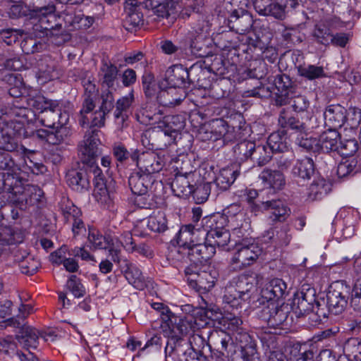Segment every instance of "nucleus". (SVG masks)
<instances>
[{
	"mask_svg": "<svg viewBox=\"0 0 361 361\" xmlns=\"http://www.w3.org/2000/svg\"><path fill=\"white\" fill-rule=\"evenodd\" d=\"M201 236L199 229L195 228L192 225H185L181 227L178 234V243L183 247V251L188 255L190 262L195 264H202L211 259L216 252L212 245L195 241L197 237Z\"/></svg>",
	"mask_w": 361,
	"mask_h": 361,
	"instance_id": "obj_1",
	"label": "nucleus"
},
{
	"mask_svg": "<svg viewBox=\"0 0 361 361\" xmlns=\"http://www.w3.org/2000/svg\"><path fill=\"white\" fill-rule=\"evenodd\" d=\"M256 284L255 275L242 274L232 279L226 286L224 302L238 309L250 299V292Z\"/></svg>",
	"mask_w": 361,
	"mask_h": 361,
	"instance_id": "obj_2",
	"label": "nucleus"
},
{
	"mask_svg": "<svg viewBox=\"0 0 361 361\" xmlns=\"http://www.w3.org/2000/svg\"><path fill=\"white\" fill-rule=\"evenodd\" d=\"M226 222V217L221 215L204 216L201 221L202 228L199 230L200 234L215 249L216 247L223 248L230 242L231 234L224 228Z\"/></svg>",
	"mask_w": 361,
	"mask_h": 361,
	"instance_id": "obj_3",
	"label": "nucleus"
},
{
	"mask_svg": "<svg viewBox=\"0 0 361 361\" xmlns=\"http://www.w3.org/2000/svg\"><path fill=\"white\" fill-rule=\"evenodd\" d=\"M99 131L92 130L87 133L83 141L79 145V153L81 161L90 168V172L98 181H103V175L101 169L96 165L97 157L101 154L99 145L101 142Z\"/></svg>",
	"mask_w": 361,
	"mask_h": 361,
	"instance_id": "obj_4",
	"label": "nucleus"
},
{
	"mask_svg": "<svg viewBox=\"0 0 361 361\" xmlns=\"http://www.w3.org/2000/svg\"><path fill=\"white\" fill-rule=\"evenodd\" d=\"M164 126H155L153 138V147L164 149L173 143L178 133L185 126V119L180 115H168L164 121Z\"/></svg>",
	"mask_w": 361,
	"mask_h": 361,
	"instance_id": "obj_5",
	"label": "nucleus"
},
{
	"mask_svg": "<svg viewBox=\"0 0 361 361\" xmlns=\"http://www.w3.org/2000/svg\"><path fill=\"white\" fill-rule=\"evenodd\" d=\"M161 328L164 335L173 341L172 345L176 347V343L188 332V322L164 307L161 312Z\"/></svg>",
	"mask_w": 361,
	"mask_h": 361,
	"instance_id": "obj_6",
	"label": "nucleus"
},
{
	"mask_svg": "<svg viewBox=\"0 0 361 361\" xmlns=\"http://www.w3.org/2000/svg\"><path fill=\"white\" fill-rule=\"evenodd\" d=\"M262 253V248L255 241L244 240L236 246V251L231 259V265L235 270H242L252 264Z\"/></svg>",
	"mask_w": 361,
	"mask_h": 361,
	"instance_id": "obj_7",
	"label": "nucleus"
},
{
	"mask_svg": "<svg viewBox=\"0 0 361 361\" xmlns=\"http://www.w3.org/2000/svg\"><path fill=\"white\" fill-rule=\"evenodd\" d=\"M350 287L343 281H336L329 288L326 295V305L331 314L342 313L345 309L349 298Z\"/></svg>",
	"mask_w": 361,
	"mask_h": 361,
	"instance_id": "obj_8",
	"label": "nucleus"
},
{
	"mask_svg": "<svg viewBox=\"0 0 361 361\" xmlns=\"http://www.w3.org/2000/svg\"><path fill=\"white\" fill-rule=\"evenodd\" d=\"M133 161H136L139 171L144 174H149L159 172L164 166V159L154 152H144L138 154L134 152L130 154Z\"/></svg>",
	"mask_w": 361,
	"mask_h": 361,
	"instance_id": "obj_9",
	"label": "nucleus"
},
{
	"mask_svg": "<svg viewBox=\"0 0 361 361\" xmlns=\"http://www.w3.org/2000/svg\"><path fill=\"white\" fill-rule=\"evenodd\" d=\"M7 325L19 329L16 336V339L25 348L27 349L37 348L39 338V331L33 326L27 325L25 323L24 320L20 321L15 318L9 319L7 321Z\"/></svg>",
	"mask_w": 361,
	"mask_h": 361,
	"instance_id": "obj_10",
	"label": "nucleus"
},
{
	"mask_svg": "<svg viewBox=\"0 0 361 361\" xmlns=\"http://www.w3.org/2000/svg\"><path fill=\"white\" fill-rule=\"evenodd\" d=\"M55 6L48 4L44 6H34L30 11V19L33 20L35 30L42 31L53 29V20L55 19Z\"/></svg>",
	"mask_w": 361,
	"mask_h": 361,
	"instance_id": "obj_11",
	"label": "nucleus"
},
{
	"mask_svg": "<svg viewBox=\"0 0 361 361\" xmlns=\"http://www.w3.org/2000/svg\"><path fill=\"white\" fill-rule=\"evenodd\" d=\"M82 85L84 88V100L82 107L80 111L82 116V124L89 122L86 114H90L95 107L94 100L98 94V89L95 85V80L92 75H87L82 79Z\"/></svg>",
	"mask_w": 361,
	"mask_h": 361,
	"instance_id": "obj_12",
	"label": "nucleus"
},
{
	"mask_svg": "<svg viewBox=\"0 0 361 361\" xmlns=\"http://www.w3.org/2000/svg\"><path fill=\"white\" fill-rule=\"evenodd\" d=\"M0 171H6L3 173L2 181L4 187L8 189L12 188L17 183V175L20 168L8 152L2 149H0Z\"/></svg>",
	"mask_w": 361,
	"mask_h": 361,
	"instance_id": "obj_13",
	"label": "nucleus"
},
{
	"mask_svg": "<svg viewBox=\"0 0 361 361\" xmlns=\"http://www.w3.org/2000/svg\"><path fill=\"white\" fill-rule=\"evenodd\" d=\"M274 83L277 90L275 93L276 105L283 106L290 103L294 92L290 77L286 74H278L274 78Z\"/></svg>",
	"mask_w": 361,
	"mask_h": 361,
	"instance_id": "obj_14",
	"label": "nucleus"
},
{
	"mask_svg": "<svg viewBox=\"0 0 361 361\" xmlns=\"http://www.w3.org/2000/svg\"><path fill=\"white\" fill-rule=\"evenodd\" d=\"M186 91L183 88L168 86L161 88L157 94V101L162 106L173 108L180 104L186 98Z\"/></svg>",
	"mask_w": 361,
	"mask_h": 361,
	"instance_id": "obj_15",
	"label": "nucleus"
},
{
	"mask_svg": "<svg viewBox=\"0 0 361 361\" xmlns=\"http://www.w3.org/2000/svg\"><path fill=\"white\" fill-rule=\"evenodd\" d=\"M264 190H269L271 193L281 190L286 185V178L279 170L264 169L259 175Z\"/></svg>",
	"mask_w": 361,
	"mask_h": 361,
	"instance_id": "obj_16",
	"label": "nucleus"
},
{
	"mask_svg": "<svg viewBox=\"0 0 361 361\" xmlns=\"http://www.w3.org/2000/svg\"><path fill=\"white\" fill-rule=\"evenodd\" d=\"M315 290L308 288L305 292L302 288L293 299V309L295 313L300 316H305L312 308L314 304Z\"/></svg>",
	"mask_w": 361,
	"mask_h": 361,
	"instance_id": "obj_17",
	"label": "nucleus"
},
{
	"mask_svg": "<svg viewBox=\"0 0 361 361\" xmlns=\"http://www.w3.org/2000/svg\"><path fill=\"white\" fill-rule=\"evenodd\" d=\"M137 121L144 125L164 126V121L168 116H163L161 110L152 105H146L140 109L136 114Z\"/></svg>",
	"mask_w": 361,
	"mask_h": 361,
	"instance_id": "obj_18",
	"label": "nucleus"
},
{
	"mask_svg": "<svg viewBox=\"0 0 361 361\" xmlns=\"http://www.w3.org/2000/svg\"><path fill=\"white\" fill-rule=\"evenodd\" d=\"M189 73L182 65L169 67L165 73V80L170 87L185 89L188 83Z\"/></svg>",
	"mask_w": 361,
	"mask_h": 361,
	"instance_id": "obj_19",
	"label": "nucleus"
},
{
	"mask_svg": "<svg viewBox=\"0 0 361 361\" xmlns=\"http://www.w3.org/2000/svg\"><path fill=\"white\" fill-rule=\"evenodd\" d=\"M154 180L153 176L137 171L130 175L128 184L132 192L135 195H146Z\"/></svg>",
	"mask_w": 361,
	"mask_h": 361,
	"instance_id": "obj_20",
	"label": "nucleus"
},
{
	"mask_svg": "<svg viewBox=\"0 0 361 361\" xmlns=\"http://www.w3.org/2000/svg\"><path fill=\"white\" fill-rule=\"evenodd\" d=\"M347 110L339 104H332L326 107L324 117L325 123L330 128H341L347 119Z\"/></svg>",
	"mask_w": 361,
	"mask_h": 361,
	"instance_id": "obj_21",
	"label": "nucleus"
},
{
	"mask_svg": "<svg viewBox=\"0 0 361 361\" xmlns=\"http://www.w3.org/2000/svg\"><path fill=\"white\" fill-rule=\"evenodd\" d=\"M55 130L39 129L34 133L37 138L45 140L51 145H59L70 135V130L65 125H59Z\"/></svg>",
	"mask_w": 361,
	"mask_h": 361,
	"instance_id": "obj_22",
	"label": "nucleus"
},
{
	"mask_svg": "<svg viewBox=\"0 0 361 361\" xmlns=\"http://www.w3.org/2000/svg\"><path fill=\"white\" fill-rule=\"evenodd\" d=\"M287 288L286 283L281 279L270 280L261 290V296L267 302H274L283 298Z\"/></svg>",
	"mask_w": 361,
	"mask_h": 361,
	"instance_id": "obj_23",
	"label": "nucleus"
},
{
	"mask_svg": "<svg viewBox=\"0 0 361 361\" xmlns=\"http://www.w3.org/2000/svg\"><path fill=\"white\" fill-rule=\"evenodd\" d=\"M121 266L124 276L129 283L139 290L144 289L146 287L147 283L145 278L135 264L125 259L123 261V264Z\"/></svg>",
	"mask_w": 361,
	"mask_h": 361,
	"instance_id": "obj_24",
	"label": "nucleus"
},
{
	"mask_svg": "<svg viewBox=\"0 0 361 361\" xmlns=\"http://www.w3.org/2000/svg\"><path fill=\"white\" fill-rule=\"evenodd\" d=\"M261 208L264 211H269V219L272 221H283L289 216L290 209L279 200H271L261 202Z\"/></svg>",
	"mask_w": 361,
	"mask_h": 361,
	"instance_id": "obj_25",
	"label": "nucleus"
},
{
	"mask_svg": "<svg viewBox=\"0 0 361 361\" xmlns=\"http://www.w3.org/2000/svg\"><path fill=\"white\" fill-rule=\"evenodd\" d=\"M126 17L123 21V25L128 31L133 32L135 28L143 23V15L140 6L136 4L126 3L125 6Z\"/></svg>",
	"mask_w": 361,
	"mask_h": 361,
	"instance_id": "obj_26",
	"label": "nucleus"
},
{
	"mask_svg": "<svg viewBox=\"0 0 361 361\" xmlns=\"http://www.w3.org/2000/svg\"><path fill=\"white\" fill-rule=\"evenodd\" d=\"M43 195L42 190L37 185H27L23 193L18 197L17 203L21 209H25L27 207L34 205L40 201Z\"/></svg>",
	"mask_w": 361,
	"mask_h": 361,
	"instance_id": "obj_27",
	"label": "nucleus"
},
{
	"mask_svg": "<svg viewBox=\"0 0 361 361\" xmlns=\"http://www.w3.org/2000/svg\"><path fill=\"white\" fill-rule=\"evenodd\" d=\"M191 172H185L184 174L178 173L171 183V188L176 195L178 197H188L192 192V185L190 178L192 176Z\"/></svg>",
	"mask_w": 361,
	"mask_h": 361,
	"instance_id": "obj_28",
	"label": "nucleus"
},
{
	"mask_svg": "<svg viewBox=\"0 0 361 361\" xmlns=\"http://www.w3.org/2000/svg\"><path fill=\"white\" fill-rule=\"evenodd\" d=\"M40 123L48 128H54L56 124L66 125L69 120V114L63 111H43L39 115Z\"/></svg>",
	"mask_w": 361,
	"mask_h": 361,
	"instance_id": "obj_29",
	"label": "nucleus"
},
{
	"mask_svg": "<svg viewBox=\"0 0 361 361\" xmlns=\"http://www.w3.org/2000/svg\"><path fill=\"white\" fill-rule=\"evenodd\" d=\"M293 176L302 180H309L314 173V164L311 158L305 157L296 160L292 169Z\"/></svg>",
	"mask_w": 361,
	"mask_h": 361,
	"instance_id": "obj_30",
	"label": "nucleus"
},
{
	"mask_svg": "<svg viewBox=\"0 0 361 361\" xmlns=\"http://www.w3.org/2000/svg\"><path fill=\"white\" fill-rule=\"evenodd\" d=\"M26 112H29V110L27 109H20V113H18V114L22 115V118L20 119H13L2 123L3 126L8 130V132L15 136L18 140L19 137H25L28 135L25 129V123L27 118Z\"/></svg>",
	"mask_w": 361,
	"mask_h": 361,
	"instance_id": "obj_31",
	"label": "nucleus"
},
{
	"mask_svg": "<svg viewBox=\"0 0 361 361\" xmlns=\"http://www.w3.org/2000/svg\"><path fill=\"white\" fill-rule=\"evenodd\" d=\"M270 310H272V314H275V317H268L267 314H269V308H262L259 314L261 319L265 321L269 326L274 328L277 327L286 320L288 312L284 311L281 307H279V305L276 304L275 302H272V307L270 308Z\"/></svg>",
	"mask_w": 361,
	"mask_h": 361,
	"instance_id": "obj_32",
	"label": "nucleus"
},
{
	"mask_svg": "<svg viewBox=\"0 0 361 361\" xmlns=\"http://www.w3.org/2000/svg\"><path fill=\"white\" fill-rule=\"evenodd\" d=\"M341 140L340 133L336 129L329 128L324 131L319 137V151L329 152L336 151Z\"/></svg>",
	"mask_w": 361,
	"mask_h": 361,
	"instance_id": "obj_33",
	"label": "nucleus"
},
{
	"mask_svg": "<svg viewBox=\"0 0 361 361\" xmlns=\"http://www.w3.org/2000/svg\"><path fill=\"white\" fill-rule=\"evenodd\" d=\"M66 178L68 185L73 190L82 192L89 188L90 181L86 171L72 170L68 173Z\"/></svg>",
	"mask_w": 361,
	"mask_h": 361,
	"instance_id": "obj_34",
	"label": "nucleus"
},
{
	"mask_svg": "<svg viewBox=\"0 0 361 361\" xmlns=\"http://www.w3.org/2000/svg\"><path fill=\"white\" fill-rule=\"evenodd\" d=\"M87 241L90 247L94 249H108L113 245V240L110 236L103 235L99 230L93 227L88 228Z\"/></svg>",
	"mask_w": 361,
	"mask_h": 361,
	"instance_id": "obj_35",
	"label": "nucleus"
},
{
	"mask_svg": "<svg viewBox=\"0 0 361 361\" xmlns=\"http://www.w3.org/2000/svg\"><path fill=\"white\" fill-rule=\"evenodd\" d=\"M142 223L145 224L149 231L154 233H163L168 229L166 214L162 211L154 212L147 219Z\"/></svg>",
	"mask_w": 361,
	"mask_h": 361,
	"instance_id": "obj_36",
	"label": "nucleus"
},
{
	"mask_svg": "<svg viewBox=\"0 0 361 361\" xmlns=\"http://www.w3.org/2000/svg\"><path fill=\"white\" fill-rule=\"evenodd\" d=\"M331 190V185L320 176L314 178L308 188V197L311 200H321Z\"/></svg>",
	"mask_w": 361,
	"mask_h": 361,
	"instance_id": "obj_37",
	"label": "nucleus"
},
{
	"mask_svg": "<svg viewBox=\"0 0 361 361\" xmlns=\"http://www.w3.org/2000/svg\"><path fill=\"white\" fill-rule=\"evenodd\" d=\"M232 18L235 20H231V28L240 35H244L249 32L253 25V19L252 16L247 11L243 13H238V15L231 14Z\"/></svg>",
	"mask_w": 361,
	"mask_h": 361,
	"instance_id": "obj_38",
	"label": "nucleus"
},
{
	"mask_svg": "<svg viewBox=\"0 0 361 361\" xmlns=\"http://www.w3.org/2000/svg\"><path fill=\"white\" fill-rule=\"evenodd\" d=\"M237 170L231 168L221 169L214 180V185L220 191L228 190L238 176Z\"/></svg>",
	"mask_w": 361,
	"mask_h": 361,
	"instance_id": "obj_39",
	"label": "nucleus"
},
{
	"mask_svg": "<svg viewBox=\"0 0 361 361\" xmlns=\"http://www.w3.org/2000/svg\"><path fill=\"white\" fill-rule=\"evenodd\" d=\"M267 145L273 153L283 152L288 148L286 132L285 130L272 133L268 137Z\"/></svg>",
	"mask_w": 361,
	"mask_h": 361,
	"instance_id": "obj_40",
	"label": "nucleus"
},
{
	"mask_svg": "<svg viewBox=\"0 0 361 361\" xmlns=\"http://www.w3.org/2000/svg\"><path fill=\"white\" fill-rule=\"evenodd\" d=\"M214 274L211 272L202 271L198 275H193L190 278V282L194 283L195 287L204 291L210 290L215 285L216 277V272Z\"/></svg>",
	"mask_w": 361,
	"mask_h": 361,
	"instance_id": "obj_41",
	"label": "nucleus"
},
{
	"mask_svg": "<svg viewBox=\"0 0 361 361\" xmlns=\"http://www.w3.org/2000/svg\"><path fill=\"white\" fill-rule=\"evenodd\" d=\"M39 72L41 77L51 80L59 78V73L56 71V63L50 56H46L37 63Z\"/></svg>",
	"mask_w": 361,
	"mask_h": 361,
	"instance_id": "obj_42",
	"label": "nucleus"
},
{
	"mask_svg": "<svg viewBox=\"0 0 361 361\" xmlns=\"http://www.w3.org/2000/svg\"><path fill=\"white\" fill-rule=\"evenodd\" d=\"M279 124L283 128H290L293 130H298L302 132L305 130V124L295 118L290 113V111L286 109H283L279 114Z\"/></svg>",
	"mask_w": 361,
	"mask_h": 361,
	"instance_id": "obj_43",
	"label": "nucleus"
},
{
	"mask_svg": "<svg viewBox=\"0 0 361 361\" xmlns=\"http://www.w3.org/2000/svg\"><path fill=\"white\" fill-rule=\"evenodd\" d=\"M211 133L212 135H211L210 139L214 140L223 138L224 141L228 142L231 141L233 137L226 122L223 119L213 121Z\"/></svg>",
	"mask_w": 361,
	"mask_h": 361,
	"instance_id": "obj_44",
	"label": "nucleus"
},
{
	"mask_svg": "<svg viewBox=\"0 0 361 361\" xmlns=\"http://www.w3.org/2000/svg\"><path fill=\"white\" fill-rule=\"evenodd\" d=\"M331 23L329 21H325L318 23L312 32L314 40L321 44L327 46L330 44L332 30H331Z\"/></svg>",
	"mask_w": 361,
	"mask_h": 361,
	"instance_id": "obj_45",
	"label": "nucleus"
},
{
	"mask_svg": "<svg viewBox=\"0 0 361 361\" xmlns=\"http://www.w3.org/2000/svg\"><path fill=\"white\" fill-rule=\"evenodd\" d=\"M3 80L10 86L8 94L11 97L18 98L24 94L25 90L20 77L13 73H7Z\"/></svg>",
	"mask_w": 361,
	"mask_h": 361,
	"instance_id": "obj_46",
	"label": "nucleus"
},
{
	"mask_svg": "<svg viewBox=\"0 0 361 361\" xmlns=\"http://www.w3.org/2000/svg\"><path fill=\"white\" fill-rule=\"evenodd\" d=\"M23 240V233L9 226H0V243L13 245L20 243Z\"/></svg>",
	"mask_w": 361,
	"mask_h": 361,
	"instance_id": "obj_47",
	"label": "nucleus"
},
{
	"mask_svg": "<svg viewBox=\"0 0 361 361\" xmlns=\"http://www.w3.org/2000/svg\"><path fill=\"white\" fill-rule=\"evenodd\" d=\"M290 361H313L314 353L307 345L295 344L290 349Z\"/></svg>",
	"mask_w": 361,
	"mask_h": 361,
	"instance_id": "obj_48",
	"label": "nucleus"
},
{
	"mask_svg": "<svg viewBox=\"0 0 361 361\" xmlns=\"http://www.w3.org/2000/svg\"><path fill=\"white\" fill-rule=\"evenodd\" d=\"M18 140L8 132L0 123V149L6 152H14L18 149Z\"/></svg>",
	"mask_w": 361,
	"mask_h": 361,
	"instance_id": "obj_49",
	"label": "nucleus"
},
{
	"mask_svg": "<svg viewBox=\"0 0 361 361\" xmlns=\"http://www.w3.org/2000/svg\"><path fill=\"white\" fill-rule=\"evenodd\" d=\"M273 154V152L267 144L257 146L255 145L251 159L256 161L258 165L264 166L271 159Z\"/></svg>",
	"mask_w": 361,
	"mask_h": 361,
	"instance_id": "obj_50",
	"label": "nucleus"
},
{
	"mask_svg": "<svg viewBox=\"0 0 361 361\" xmlns=\"http://www.w3.org/2000/svg\"><path fill=\"white\" fill-rule=\"evenodd\" d=\"M33 106L40 110V112L63 111V104L58 100L48 99L45 97H40L34 102Z\"/></svg>",
	"mask_w": 361,
	"mask_h": 361,
	"instance_id": "obj_51",
	"label": "nucleus"
},
{
	"mask_svg": "<svg viewBox=\"0 0 361 361\" xmlns=\"http://www.w3.org/2000/svg\"><path fill=\"white\" fill-rule=\"evenodd\" d=\"M100 71L102 73V83L106 85L108 87H113L117 78V67L111 63L103 61Z\"/></svg>",
	"mask_w": 361,
	"mask_h": 361,
	"instance_id": "obj_52",
	"label": "nucleus"
},
{
	"mask_svg": "<svg viewBox=\"0 0 361 361\" xmlns=\"http://www.w3.org/2000/svg\"><path fill=\"white\" fill-rule=\"evenodd\" d=\"M298 72L299 75L310 80H313L326 76L323 67L314 65L300 66L298 68Z\"/></svg>",
	"mask_w": 361,
	"mask_h": 361,
	"instance_id": "obj_53",
	"label": "nucleus"
},
{
	"mask_svg": "<svg viewBox=\"0 0 361 361\" xmlns=\"http://www.w3.org/2000/svg\"><path fill=\"white\" fill-rule=\"evenodd\" d=\"M295 142L299 147L307 151H319V139L313 137L308 134L302 133V131L300 132V134L296 138Z\"/></svg>",
	"mask_w": 361,
	"mask_h": 361,
	"instance_id": "obj_54",
	"label": "nucleus"
},
{
	"mask_svg": "<svg viewBox=\"0 0 361 361\" xmlns=\"http://www.w3.org/2000/svg\"><path fill=\"white\" fill-rule=\"evenodd\" d=\"M255 149V143L248 140H243L237 144L233 152L236 159L244 161L248 158H252V150Z\"/></svg>",
	"mask_w": 361,
	"mask_h": 361,
	"instance_id": "obj_55",
	"label": "nucleus"
},
{
	"mask_svg": "<svg viewBox=\"0 0 361 361\" xmlns=\"http://www.w3.org/2000/svg\"><path fill=\"white\" fill-rule=\"evenodd\" d=\"M60 208L65 221L68 223H71L74 219L80 217L81 216L80 209L68 200L62 201Z\"/></svg>",
	"mask_w": 361,
	"mask_h": 361,
	"instance_id": "obj_56",
	"label": "nucleus"
},
{
	"mask_svg": "<svg viewBox=\"0 0 361 361\" xmlns=\"http://www.w3.org/2000/svg\"><path fill=\"white\" fill-rule=\"evenodd\" d=\"M211 192V183L200 184L195 188L193 187L191 195L196 203L201 204L207 201Z\"/></svg>",
	"mask_w": 361,
	"mask_h": 361,
	"instance_id": "obj_57",
	"label": "nucleus"
},
{
	"mask_svg": "<svg viewBox=\"0 0 361 361\" xmlns=\"http://www.w3.org/2000/svg\"><path fill=\"white\" fill-rule=\"evenodd\" d=\"M242 319L233 314H228L226 317H224V325L226 326L228 330L232 331L233 334H243V330L242 328Z\"/></svg>",
	"mask_w": 361,
	"mask_h": 361,
	"instance_id": "obj_58",
	"label": "nucleus"
},
{
	"mask_svg": "<svg viewBox=\"0 0 361 361\" xmlns=\"http://www.w3.org/2000/svg\"><path fill=\"white\" fill-rule=\"evenodd\" d=\"M357 150V143L355 140H345L344 141H339L338 152L343 157L353 156Z\"/></svg>",
	"mask_w": 361,
	"mask_h": 361,
	"instance_id": "obj_59",
	"label": "nucleus"
},
{
	"mask_svg": "<svg viewBox=\"0 0 361 361\" xmlns=\"http://www.w3.org/2000/svg\"><path fill=\"white\" fill-rule=\"evenodd\" d=\"M224 4L228 13L238 15V13L246 11L249 0H226L224 1Z\"/></svg>",
	"mask_w": 361,
	"mask_h": 361,
	"instance_id": "obj_60",
	"label": "nucleus"
},
{
	"mask_svg": "<svg viewBox=\"0 0 361 361\" xmlns=\"http://www.w3.org/2000/svg\"><path fill=\"white\" fill-rule=\"evenodd\" d=\"M134 102L133 92L131 91L127 95L122 97L116 103L114 113L128 114V111Z\"/></svg>",
	"mask_w": 361,
	"mask_h": 361,
	"instance_id": "obj_61",
	"label": "nucleus"
},
{
	"mask_svg": "<svg viewBox=\"0 0 361 361\" xmlns=\"http://www.w3.org/2000/svg\"><path fill=\"white\" fill-rule=\"evenodd\" d=\"M66 286L75 298L82 297L85 293L84 286L75 275L69 277Z\"/></svg>",
	"mask_w": 361,
	"mask_h": 361,
	"instance_id": "obj_62",
	"label": "nucleus"
},
{
	"mask_svg": "<svg viewBox=\"0 0 361 361\" xmlns=\"http://www.w3.org/2000/svg\"><path fill=\"white\" fill-rule=\"evenodd\" d=\"M267 10V13L264 16H271L276 19L282 20L286 16V3L279 4L273 1Z\"/></svg>",
	"mask_w": 361,
	"mask_h": 361,
	"instance_id": "obj_63",
	"label": "nucleus"
},
{
	"mask_svg": "<svg viewBox=\"0 0 361 361\" xmlns=\"http://www.w3.org/2000/svg\"><path fill=\"white\" fill-rule=\"evenodd\" d=\"M350 304L355 310L361 311V280L357 281L354 286Z\"/></svg>",
	"mask_w": 361,
	"mask_h": 361,
	"instance_id": "obj_64",
	"label": "nucleus"
}]
</instances>
